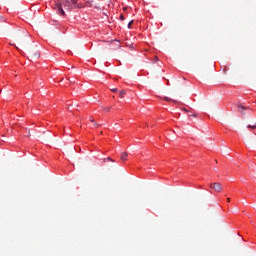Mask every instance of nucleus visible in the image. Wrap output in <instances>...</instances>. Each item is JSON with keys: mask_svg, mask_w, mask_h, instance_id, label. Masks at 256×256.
Instances as JSON below:
<instances>
[{"mask_svg": "<svg viewBox=\"0 0 256 256\" xmlns=\"http://www.w3.org/2000/svg\"><path fill=\"white\" fill-rule=\"evenodd\" d=\"M80 7L79 0H60L56 2V9L63 17H65V10L73 11V9H80Z\"/></svg>", "mask_w": 256, "mask_h": 256, "instance_id": "obj_1", "label": "nucleus"}, {"mask_svg": "<svg viewBox=\"0 0 256 256\" xmlns=\"http://www.w3.org/2000/svg\"><path fill=\"white\" fill-rule=\"evenodd\" d=\"M211 189H213L214 191H216V193H221V191H223V186H221L220 183H213L211 184Z\"/></svg>", "mask_w": 256, "mask_h": 256, "instance_id": "obj_2", "label": "nucleus"}, {"mask_svg": "<svg viewBox=\"0 0 256 256\" xmlns=\"http://www.w3.org/2000/svg\"><path fill=\"white\" fill-rule=\"evenodd\" d=\"M127 157H128L127 152H122L121 156H120V159H121V161H127Z\"/></svg>", "mask_w": 256, "mask_h": 256, "instance_id": "obj_3", "label": "nucleus"}, {"mask_svg": "<svg viewBox=\"0 0 256 256\" xmlns=\"http://www.w3.org/2000/svg\"><path fill=\"white\" fill-rule=\"evenodd\" d=\"M118 95H119L120 97H123V96L129 95V94H128L127 91H125V90H120V91H118Z\"/></svg>", "mask_w": 256, "mask_h": 256, "instance_id": "obj_4", "label": "nucleus"}, {"mask_svg": "<svg viewBox=\"0 0 256 256\" xmlns=\"http://www.w3.org/2000/svg\"><path fill=\"white\" fill-rule=\"evenodd\" d=\"M164 101H166L167 103H177L176 100H173V99H171V98H169V97H165V98H164Z\"/></svg>", "mask_w": 256, "mask_h": 256, "instance_id": "obj_5", "label": "nucleus"}, {"mask_svg": "<svg viewBox=\"0 0 256 256\" xmlns=\"http://www.w3.org/2000/svg\"><path fill=\"white\" fill-rule=\"evenodd\" d=\"M90 121H91V123H94L95 127H99V124H97V122H95V119L90 118Z\"/></svg>", "mask_w": 256, "mask_h": 256, "instance_id": "obj_6", "label": "nucleus"}, {"mask_svg": "<svg viewBox=\"0 0 256 256\" xmlns=\"http://www.w3.org/2000/svg\"><path fill=\"white\" fill-rule=\"evenodd\" d=\"M247 128L248 129H256V124L255 125H248Z\"/></svg>", "mask_w": 256, "mask_h": 256, "instance_id": "obj_7", "label": "nucleus"}, {"mask_svg": "<svg viewBox=\"0 0 256 256\" xmlns=\"http://www.w3.org/2000/svg\"><path fill=\"white\" fill-rule=\"evenodd\" d=\"M131 25H133V20H131V21L128 23V29H131Z\"/></svg>", "mask_w": 256, "mask_h": 256, "instance_id": "obj_8", "label": "nucleus"}, {"mask_svg": "<svg viewBox=\"0 0 256 256\" xmlns=\"http://www.w3.org/2000/svg\"><path fill=\"white\" fill-rule=\"evenodd\" d=\"M34 57H35L36 59H39V53L35 52V53H34Z\"/></svg>", "mask_w": 256, "mask_h": 256, "instance_id": "obj_9", "label": "nucleus"}, {"mask_svg": "<svg viewBox=\"0 0 256 256\" xmlns=\"http://www.w3.org/2000/svg\"><path fill=\"white\" fill-rule=\"evenodd\" d=\"M111 91H112V93H117V92H119V90H118L117 88H114V89H112Z\"/></svg>", "mask_w": 256, "mask_h": 256, "instance_id": "obj_10", "label": "nucleus"}, {"mask_svg": "<svg viewBox=\"0 0 256 256\" xmlns=\"http://www.w3.org/2000/svg\"><path fill=\"white\" fill-rule=\"evenodd\" d=\"M238 109H239V111H241V110L245 109V107H244V106L239 105V106H238Z\"/></svg>", "mask_w": 256, "mask_h": 256, "instance_id": "obj_11", "label": "nucleus"}, {"mask_svg": "<svg viewBox=\"0 0 256 256\" xmlns=\"http://www.w3.org/2000/svg\"><path fill=\"white\" fill-rule=\"evenodd\" d=\"M120 20H121V21H125V16H123V14L120 15Z\"/></svg>", "mask_w": 256, "mask_h": 256, "instance_id": "obj_12", "label": "nucleus"}, {"mask_svg": "<svg viewBox=\"0 0 256 256\" xmlns=\"http://www.w3.org/2000/svg\"><path fill=\"white\" fill-rule=\"evenodd\" d=\"M27 137H31V132L30 131H28Z\"/></svg>", "mask_w": 256, "mask_h": 256, "instance_id": "obj_13", "label": "nucleus"}, {"mask_svg": "<svg viewBox=\"0 0 256 256\" xmlns=\"http://www.w3.org/2000/svg\"><path fill=\"white\" fill-rule=\"evenodd\" d=\"M107 159H108V161H115V160L111 159L110 157H108Z\"/></svg>", "mask_w": 256, "mask_h": 256, "instance_id": "obj_14", "label": "nucleus"}, {"mask_svg": "<svg viewBox=\"0 0 256 256\" xmlns=\"http://www.w3.org/2000/svg\"><path fill=\"white\" fill-rule=\"evenodd\" d=\"M17 51H19L21 53V49H19V47H16Z\"/></svg>", "mask_w": 256, "mask_h": 256, "instance_id": "obj_15", "label": "nucleus"}, {"mask_svg": "<svg viewBox=\"0 0 256 256\" xmlns=\"http://www.w3.org/2000/svg\"><path fill=\"white\" fill-rule=\"evenodd\" d=\"M227 201L230 202V201H231V198H227Z\"/></svg>", "mask_w": 256, "mask_h": 256, "instance_id": "obj_16", "label": "nucleus"}, {"mask_svg": "<svg viewBox=\"0 0 256 256\" xmlns=\"http://www.w3.org/2000/svg\"><path fill=\"white\" fill-rule=\"evenodd\" d=\"M192 117H197V114H193Z\"/></svg>", "mask_w": 256, "mask_h": 256, "instance_id": "obj_17", "label": "nucleus"}, {"mask_svg": "<svg viewBox=\"0 0 256 256\" xmlns=\"http://www.w3.org/2000/svg\"><path fill=\"white\" fill-rule=\"evenodd\" d=\"M158 59H159V58L156 56V57H155V61H157Z\"/></svg>", "mask_w": 256, "mask_h": 256, "instance_id": "obj_18", "label": "nucleus"}, {"mask_svg": "<svg viewBox=\"0 0 256 256\" xmlns=\"http://www.w3.org/2000/svg\"><path fill=\"white\" fill-rule=\"evenodd\" d=\"M158 59H159V58L156 56V57H155V61H157Z\"/></svg>", "mask_w": 256, "mask_h": 256, "instance_id": "obj_19", "label": "nucleus"}, {"mask_svg": "<svg viewBox=\"0 0 256 256\" xmlns=\"http://www.w3.org/2000/svg\"><path fill=\"white\" fill-rule=\"evenodd\" d=\"M182 111H186L187 112V109L183 108Z\"/></svg>", "mask_w": 256, "mask_h": 256, "instance_id": "obj_20", "label": "nucleus"}]
</instances>
